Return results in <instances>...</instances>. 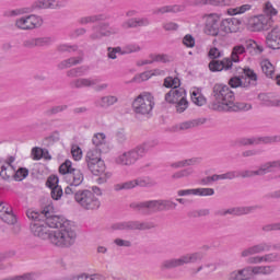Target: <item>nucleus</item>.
I'll return each mask as SVG.
<instances>
[{
    "label": "nucleus",
    "mask_w": 280,
    "mask_h": 280,
    "mask_svg": "<svg viewBox=\"0 0 280 280\" xmlns=\"http://www.w3.org/2000/svg\"><path fill=\"white\" fill-rule=\"evenodd\" d=\"M156 145H159V140H151L139 144L118 154L114 159V163H116V165H120V167H132V165H136L140 159H143V156H145L150 150L156 148Z\"/></svg>",
    "instance_id": "1"
},
{
    "label": "nucleus",
    "mask_w": 280,
    "mask_h": 280,
    "mask_svg": "<svg viewBox=\"0 0 280 280\" xmlns=\"http://www.w3.org/2000/svg\"><path fill=\"white\" fill-rule=\"evenodd\" d=\"M78 240L75 228L70 222H65L60 230L54 231L50 237V244L58 248H71Z\"/></svg>",
    "instance_id": "2"
},
{
    "label": "nucleus",
    "mask_w": 280,
    "mask_h": 280,
    "mask_svg": "<svg viewBox=\"0 0 280 280\" xmlns=\"http://www.w3.org/2000/svg\"><path fill=\"white\" fill-rule=\"evenodd\" d=\"M212 97L217 104L212 105L213 110H226L235 102V93L226 84L215 83L212 88Z\"/></svg>",
    "instance_id": "3"
},
{
    "label": "nucleus",
    "mask_w": 280,
    "mask_h": 280,
    "mask_svg": "<svg viewBox=\"0 0 280 280\" xmlns=\"http://www.w3.org/2000/svg\"><path fill=\"white\" fill-rule=\"evenodd\" d=\"M28 220L31 222V232L35 237L40 240H48L51 243V237H54V231H50V228L46 224L45 219L40 217V212L28 210L26 212Z\"/></svg>",
    "instance_id": "4"
},
{
    "label": "nucleus",
    "mask_w": 280,
    "mask_h": 280,
    "mask_svg": "<svg viewBox=\"0 0 280 280\" xmlns=\"http://www.w3.org/2000/svg\"><path fill=\"white\" fill-rule=\"evenodd\" d=\"M74 201L84 211H97V209L102 207V201L100 200V198L95 196V192L89 189L75 191Z\"/></svg>",
    "instance_id": "5"
},
{
    "label": "nucleus",
    "mask_w": 280,
    "mask_h": 280,
    "mask_svg": "<svg viewBox=\"0 0 280 280\" xmlns=\"http://www.w3.org/2000/svg\"><path fill=\"white\" fill-rule=\"evenodd\" d=\"M59 174L63 176V180L71 187H80L84 183V174L79 168H73V163L70 160H66L59 166Z\"/></svg>",
    "instance_id": "6"
},
{
    "label": "nucleus",
    "mask_w": 280,
    "mask_h": 280,
    "mask_svg": "<svg viewBox=\"0 0 280 280\" xmlns=\"http://www.w3.org/2000/svg\"><path fill=\"white\" fill-rule=\"evenodd\" d=\"M205 254L202 252L190 253L180 256L179 258H171L162 261L160 268L161 270H172L174 268H180V266H186L187 264H198L202 261Z\"/></svg>",
    "instance_id": "7"
},
{
    "label": "nucleus",
    "mask_w": 280,
    "mask_h": 280,
    "mask_svg": "<svg viewBox=\"0 0 280 280\" xmlns=\"http://www.w3.org/2000/svg\"><path fill=\"white\" fill-rule=\"evenodd\" d=\"M117 34H119V26L110 25V22H102L92 26L89 38L92 43H96V40H102Z\"/></svg>",
    "instance_id": "8"
},
{
    "label": "nucleus",
    "mask_w": 280,
    "mask_h": 280,
    "mask_svg": "<svg viewBox=\"0 0 280 280\" xmlns=\"http://www.w3.org/2000/svg\"><path fill=\"white\" fill-rule=\"evenodd\" d=\"M271 248H272V245L270 243L262 242L243 249L241 253V257L243 258L249 257L247 259V264H250V265L265 264L264 256H253V255H259L261 253H266Z\"/></svg>",
    "instance_id": "9"
},
{
    "label": "nucleus",
    "mask_w": 280,
    "mask_h": 280,
    "mask_svg": "<svg viewBox=\"0 0 280 280\" xmlns=\"http://www.w3.org/2000/svg\"><path fill=\"white\" fill-rule=\"evenodd\" d=\"M36 10H49V0H36L31 7L7 10L3 12L4 19H13L14 16H23V14H32Z\"/></svg>",
    "instance_id": "10"
},
{
    "label": "nucleus",
    "mask_w": 280,
    "mask_h": 280,
    "mask_svg": "<svg viewBox=\"0 0 280 280\" xmlns=\"http://www.w3.org/2000/svg\"><path fill=\"white\" fill-rule=\"evenodd\" d=\"M151 229H156L154 222L124 221L109 226V231H151Z\"/></svg>",
    "instance_id": "11"
},
{
    "label": "nucleus",
    "mask_w": 280,
    "mask_h": 280,
    "mask_svg": "<svg viewBox=\"0 0 280 280\" xmlns=\"http://www.w3.org/2000/svg\"><path fill=\"white\" fill-rule=\"evenodd\" d=\"M132 108L136 115H150L154 108V96L150 93L140 94L132 102Z\"/></svg>",
    "instance_id": "12"
},
{
    "label": "nucleus",
    "mask_w": 280,
    "mask_h": 280,
    "mask_svg": "<svg viewBox=\"0 0 280 280\" xmlns=\"http://www.w3.org/2000/svg\"><path fill=\"white\" fill-rule=\"evenodd\" d=\"M43 25V18L36 14L24 15L15 20L14 26L22 32H32Z\"/></svg>",
    "instance_id": "13"
},
{
    "label": "nucleus",
    "mask_w": 280,
    "mask_h": 280,
    "mask_svg": "<svg viewBox=\"0 0 280 280\" xmlns=\"http://www.w3.org/2000/svg\"><path fill=\"white\" fill-rule=\"evenodd\" d=\"M272 170H280V160H275L267 162L262 165L257 171H242L238 172V177L241 178H253V176H266V174H269V172H272Z\"/></svg>",
    "instance_id": "14"
},
{
    "label": "nucleus",
    "mask_w": 280,
    "mask_h": 280,
    "mask_svg": "<svg viewBox=\"0 0 280 280\" xmlns=\"http://www.w3.org/2000/svg\"><path fill=\"white\" fill-rule=\"evenodd\" d=\"M272 27V18L268 15H257L248 20L249 32H268Z\"/></svg>",
    "instance_id": "15"
},
{
    "label": "nucleus",
    "mask_w": 280,
    "mask_h": 280,
    "mask_svg": "<svg viewBox=\"0 0 280 280\" xmlns=\"http://www.w3.org/2000/svg\"><path fill=\"white\" fill-rule=\"evenodd\" d=\"M135 187H156V180L150 178H138L114 185V191L135 189Z\"/></svg>",
    "instance_id": "16"
},
{
    "label": "nucleus",
    "mask_w": 280,
    "mask_h": 280,
    "mask_svg": "<svg viewBox=\"0 0 280 280\" xmlns=\"http://www.w3.org/2000/svg\"><path fill=\"white\" fill-rule=\"evenodd\" d=\"M42 220H44L48 226V229H58L60 231L62 226H65V222H70L65 220V218L59 215L51 214V207L47 206L44 210L39 213Z\"/></svg>",
    "instance_id": "17"
},
{
    "label": "nucleus",
    "mask_w": 280,
    "mask_h": 280,
    "mask_svg": "<svg viewBox=\"0 0 280 280\" xmlns=\"http://www.w3.org/2000/svg\"><path fill=\"white\" fill-rule=\"evenodd\" d=\"M222 22L215 14H210L206 20V34L209 36H224L222 31Z\"/></svg>",
    "instance_id": "18"
},
{
    "label": "nucleus",
    "mask_w": 280,
    "mask_h": 280,
    "mask_svg": "<svg viewBox=\"0 0 280 280\" xmlns=\"http://www.w3.org/2000/svg\"><path fill=\"white\" fill-rule=\"evenodd\" d=\"M240 145H259L260 143H280V136H266L259 138H242L238 140Z\"/></svg>",
    "instance_id": "19"
},
{
    "label": "nucleus",
    "mask_w": 280,
    "mask_h": 280,
    "mask_svg": "<svg viewBox=\"0 0 280 280\" xmlns=\"http://www.w3.org/2000/svg\"><path fill=\"white\" fill-rule=\"evenodd\" d=\"M257 209H259V206L236 207L228 210H219L217 215H248V213H253V211H257Z\"/></svg>",
    "instance_id": "20"
},
{
    "label": "nucleus",
    "mask_w": 280,
    "mask_h": 280,
    "mask_svg": "<svg viewBox=\"0 0 280 280\" xmlns=\"http://www.w3.org/2000/svg\"><path fill=\"white\" fill-rule=\"evenodd\" d=\"M242 27V21L236 18L225 19L221 22V32H223V36L225 34H236L240 32Z\"/></svg>",
    "instance_id": "21"
},
{
    "label": "nucleus",
    "mask_w": 280,
    "mask_h": 280,
    "mask_svg": "<svg viewBox=\"0 0 280 280\" xmlns=\"http://www.w3.org/2000/svg\"><path fill=\"white\" fill-rule=\"evenodd\" d=\"M131 209H136L137 211H161V202L160 200H149L139 203H131Z\"/></svg>",
    "instance_id": "22"
},
{
    "label": "nucleus",
    "mask_w": 280,
    "mask_h": 280,
    "mask_svg": "<svg viewBox=\"0 0 280 280\" xmlns=\"http://www.w3.org/2000/svg\"><path fill=\"white\" fill-rule=\"evenodd\" d=\"M180 100H187V92L183 88L172 89L165 94V102L168 104H176Z\"/></svg>",
    "instance_id": "23"
},
{
    "label": "nucleus",
    "mask_w": 280,
    "mask_h": 280,
    "mask_svg": "<svg viewBox=\"0 0 280 280\" xmlns=\"http://www.w3.org/2000/svg\"><path fill=\"white\" fill-rule=\"evenodd\" d=\"M242 75V89H250V86H257V73L250 70V68H245Z\"/></svg>",
    "instance_id": "24"
},
{
    "label": "nucleus",
    "mask_w": 280,
    "mask_h": 280,
    "mask_svg": "<svg viewBox=\"0 0 280 280\" xmlns=\"http://www.w3.org/2000/svg\"><path fill=\"white\" fill-rule=\"evenodd\" d=\"M266 45L269 49H280V30L273 27L266 36Z\"/></svg>",
    "instance_id": "25"
},
{
    "label": "nucleus",
    "mask_w": 280,
    "mask_h": 280,
    "mask_svg": "<svg viewBox=\"0 0 280 280\" xmlns=\"http://www.w3.org/2000/svg\"><path fill=\"white\" fill-rule=\"evenodd\" d=\"M185 5L182 4H173V5H164L153 10V14L155 16H161L163 14H177V12H184Z\"/></svg>",
    "instance_id": "26"
},
{
    "label": "nucleus",
    "mask_w": 280,
    "mask_h": 280,
    "mask_svg": "<svg viewBox=\"0 0 280 280\" xmlns=\"http://www.w3.org/2000/svg\"><path fill=\"white\" fill-rule=\"evenodd\" d=\"M233 67V62L231 61V59L229 58H224L223 60H211L209 62V69L210 71H223V69H225V71H229V69H231Z\"/></svg>",
    "instance_id": "27"
},
{
    "label": "nucleus",
    "mask_w": 280,
    "mask_h": 280,
    "mask_svg": "<svg viewBox=\"0 0 280 280\" xmlns=\"http://www.w3.org/2000/svg\"><path fill=\"white\" fill-rule=\"evenodd\" d=\"M102 21H108V15L101 13V14H93L82 16L78 20L79 25H89L91 23H102Z\"/></svg>",
    "instance_id": "28"
},
{
    "label": "nucleus",
    "mask_w": 280,
    "mask_h": 280,
    "mask_svg": "<svg viewBox=\"0 0 280 280\" xmlns=\"http://www.w3.org/2000/svg\"><path fill=\"white\" fill-rule=\"evenodd\" d=\"M70 84L72 89H84V88L97 86V84H100V79L81 78L72 81Z\"/></svg>",
    "instance_id": "29"
},
{
    "label": "nucleus",
    "mask_w": 280,
    "mask_h": 280,
    "mask_svg": "<svg viewBox=\"0 0 280 280\" xmlns=\"http://www.w3.org/2000/svg\"><path fill=\"white\" fill-rule=\"evenodd\" d=\"M88 170L94 176H102V174L106 172V164L104 163V160H98V162H93L92 164H88Z\"/></svg>",
    "instance_id": "30"
},
{
    "label": "nucleus",
    "mask_w": 280,
    "mask_h": 280,
    "mask_svg": "<svg viewBox=\"0 0 280 280\" xmlns=\"http://www.w3.org/2000/svg\"><path fill=\"white\" fill-rule=\"evenodd\" d=\"M117 102H119V98L115 95L102 96L101 100L96 101V106H100V108H110Z\"/></svg>",
    "instance_id": "31"
},
{
    "label": "nucleus",
    "mask_w": 280,
    "mask_h": 280,
    "mask_svg": "<svg viewBox=\"0 0 280 280\" xmlns=\"http://www.w3.org/2000/svg\"><path fill=\"white\" fill-rule=\"evenodd\" d=\"M102 152L105 151H100L98 149H90L85 155L86 165H91L92 163H97L98 161H102Z\"/></svg>",
    "instance_id": "32"
},
{
    "label": "nucleus",
    "mask_w": 280,
    "mask_h": 280,
    "mask_svg": "<svg viewBox=\"0 0 280 280\" xmlns=\"http://www.w3.org/2000/svg\"><path fill=\"white\" fill-rule=\"evenodd\" d=\"M207 122V118H197L192 120H187L178 125L179 130H190V128H198L202 124Z\"/></svg>",
    "instance_id": "33"
},
{
    "label": "nucleus",
    "mask_w": 280,
    "mask_h": 280,
    "mask_svg": "<svg viewBox=\"0 0 280 280\" xmlns=\"http://www.w3.org/2000/svg\"><path fill=\"white\" fill-rule=\"evenodd\" d=\"M92 143L95 145L94 149L106 152V135L96 133L92 138Z\"/></svg>",
    "instance_id": "34"
},
{
    "label": "nucleus",
    "mask_w": 280,
    "mask_h": 280,
    "mask_svg": "<svg viewBox=\"0 0 280 280\" xmlns=\"http://www.w3.org/2000/svg\"><path fill=\"white\" fill-rule=\"evenodd\" d=\"M83 60L84 58L82 56L71 57L69 59L61 61L58 65V69H69L71 67H75V65H82Z\"/></svg>",
    "instance_id": "35"
},
{
    "label": "nucleus",
    "mask_w": 280,
    "mask_h": 280,
    "mask_svg": "<svg viewBox=\"0 0 280 280\" xmlns=\"http://www.w3.org/2000/svg\"><path fill=\"white\" fill-rule=\"evenodd\" d=\"M272 272H275V266H254L252 267V273L254 275H272Z\"/></svg>",
    "instance_id": "36"
},
{
    "label": "nucleus",
    "mask_w": 280,
    "mask_h": 280,
    "mask_svg": "<svg viewBox=\"0 0 280 280\" xmlns=\"http://www.w3.org/2000/svg\"><path fill=\"white\" fill-rule=\"evenodd\" d=\"M192 104H196V106H205L207 104V97L202 95V92L200 90H195L190 94Z\"/></svg>",
    "instance_id": "37"
},
{
    "label": "nucleus",
    "mask_w": 280,
    "mask_h": 280,
    "mask_svg": "<svg viewBox=\"0 0 280 280\" xmlns=\"http://www.w3.org/2000/svg\"><path fill=\"white\" fill-rule=\"evenodd\" d=\"M244 54H246L244 45L234 46L231 54V62H240V56H244Z\"/></svg>",
    "instance_id": "38"
},
{
    "label": "nucleus",
    "mask_w": 280,
    "mask_h": 280,
    "mask_svg": "<svg viewBox=\"0 0 280 280\" xmlns=\"http://www.w3.org/2000/svg\"><path fill=\"white\" fill-rule=\"evenodd\" d=\"M15 170L12 165H2L0 171V176L3 180H10V178H14Z\"/></svg>",
    "instance_id": "39"
},
{
    "label": "nucleus",
    "mask_w": 280,
    "mask_h": 280,
    "mask_svg": "<svg viewBox=\"0 0 280 280\" xmlns=\"http://www.w3.org/2000/svg\"><path fill=\"white\" fill-rule=\"evenodd\" d=\"M0 219L5 224H16V215L12 213V208H7L2 214H0Z\"/></svg>",
    "instance_id": "40"
},
{
    "label": "nucleus",
    "mask_w": 280,
    "mask_h": 280,
    "mask_svg": "<svg viewBox=\"0 0 280 280\" xmlns=\"http://www.w3.org/2000/svg\"><path fill=\"white\" fill-rule=\"evenodd\" d=\"M198 163H200V160L198 158H192V159L175 162L172 164V167H175L176 170H178L180 167H190L191 165H198Z\"/></svg>",
    "instance_id": "41"
},
{
    "label": "nucleus",
    "mask_w": 280,
    "mask_h": 280,
    "mask_svg": "<svg viewBox=\"0 0 280 280\" xmlns=\"http://www.w3.org/2000/svg\"><path fill=\"white\" fill-rule=\"evenodd\" d=\"M253 108V105L248 103H235V101L232 102L230 106L225 110H232L234 113H237V110H250Z\"/></svg>",
    "instance_id": "42"
},
{
    "label": "nucleus",
    "mask_w": 280,
    "mask_h": 280,
    "mask_svg": "<svg viewBox=\"0 0 280 280\" xmlns=\"http://www.w3.org/2000/svg\"><path fill=\"white\" fill-rule=\"evenodd\" d=\"M260 67L262 69V73H265L267 78H272V75H275V66H272L269 60L261 61Z\"/></svg>",
    "instance_id": "43"
},
{
    "label": "nucleus",
    "mask_w": 280,
    "mask_h": 280,
    "mask_svg": "<svg viewBox=\"0 0 280 280\" xmlns=\"http://www.w3.org/2000/svg\"><path fill=\"white\" fill-rule=\"evenodd\" d=\"M164 86L166 89H178L180 86V79L178 77H166L164 79Z\"/></svg>",
    "instance_id": "44"
},
{
    "label": "nucleus",
    "mask_w": 280,
    "mask_h": 280,
    "mask_svg": "<svg viewBox=\"0 0 280 280\" xmlns=\"http://www.w3.org/2000/svg\"><path fill=\"white\" fill-rule=\"evenodd\" d=\"M176 207H178V205L172 200L160 199V211H172L176 209Z\"/></svg>",
    "instance_id": "45"
},
{
    "label": "nucleus",
    "mask_w": 280,
    "mask_h": 280,
    "mask_svg": "<svg viewBox=\"0 0 280 280\" xmlns=\"http://www.w3.org/2000/svg\"><path fill=\"white\" fill-rule=\"evenodd\" d=\"M250 8H253L250 4H243L234 9H229L228 14H230V16H235L236 14H244L245 12H248Z\"/></svg>",
    "instance_id": "46"
},
{
    "label": "nucleus",
    "mask_w": 280,
    "mask_h": 280,
    "mask_svg": "<svg viewBox=\"0 0 280 280\" xmlns=\"http://www.w3.org/2000/svg\"><path fill=\"white\" fill-rule=\"evenodd\" d=\"M117 54H119V56H124L120 46L107 47V58H109V60H117Z\"/></svg>",
    "instance_id": "47"
},
{
    "label": "nucleus",
    "mask_w": 280,
    "mask_h": 280,
    "mask_svg": "<svg viewBox=\"0 0 280 280\" xmlns=\"http://www.w3.org/2000/svg\"><path fill=\"white\" fill-rule=\"evenodd\" d=\"M49 10H60L67 8V0H48Z\"/></svg>",
    "instance_id": "48"
},
{
    "label": "nucleus",
    "mask_w": 280,
    "mask_h": 280,
    "mask_svg": "<svg viewBox=\"0 0 280 280\" xmlns=\"http://www.w3.org/2000/svg\"><path fill=\"white\" fill-rule=\"evenodd\" d=\"M122 56L128 54H137V51H141V47L137 44H129L121 48Z\"/></svg>",
    "instance_id": "49"
},
{
    "label": "nucleus",
    "mask_w": 280,
    "mask_h": 280,
    "mask_svg": "<svg viewBox=\"0 0 280 280\" xmlns=\"http://www.w3.org/2000/svg\"><path fill=\"white\" fill-rule=\"evenodd\" d=\"M238 273L241 275V279L243 280L253 279V266H247L243 269H238Z\"/></svg>",
    "instance_id": "50"
},
{
    "label": "nucleus",
    "mask_w": 280,
    "mask_h": 280,
    "mask_svg": "<svg viewBox=\"0 0 280 280\" xmlns=\"http://www.w3.org/2000/svg\"><path fill=\"white\" fill-rule=\"evenodd\" d=\"M265 264H277L280 261V254L279 253H270L262 255Z\"/></svg>",
    "instance_id": "51"
},
{
    "label": "nucleus",
    "mask_w": 280,
    "mask_h": 280,
    "mask_svg": "<svg viewBox=\"0 0 280 280\" xmlns=\"http://www.w3.org/2000/svg\"><path fill=\"white\" fill-rule=\"evenodd\" d=\"M69 108L68 105H57L48 108L45 113L46 115H58V113H65Z\"/></svg>",
    "instance_id": "52"
},
{
    "label": "nucleus",
    "mask_w": 280,
    "mask_h": 280,
    "mask_svg": "<svg viewBox=\"0 0 280 280\" xmlns=\"http://www.w3.org/2000/svg\"><path fill=\"white\" fill-rule=\"evenodd\" d=\"M37 47H49L54 43V37L44 36V37H36Z\"/></svg>",
    "instance_id": "53"
},
{
    "label": "nucleus",
    "mask_w": 280,
    "mask_h": 280,
    "mask_svg": "<svg viewBox=\"0 0 280 280\" xmlns=\"http://www.w3.org/2000/svg\"><path fill=\"white\" fill-rule=\"evenodd\" d=\"M175 104H176L175 108L177 113H185V110H187V108L189 107V102L187 101V98H182Z\"/></svg>",
    "instance_id": "54"
},
{
    "label": "nucleus",
    "mask_w": 280,
    "mask_h": 280,
    "mask_svg": "<svg viewBox=\"0 0 280 280\" xmlns=\"http://www.w3.org/2000/svg\"><path fill=\"white\" fill-rule=\"evenodd\" d=\"M234 178H240V171H229L221 174V180H234Z\"/></svg>",
    "instance_id": "55"
},
{
    "label": "nucleus",
    "mask_w": 280,
    "mask_h": 280,
    "mask_svg": "<svg viewBox=\"0 0 280 280\" xmlns=\"http://www.w3.org/2000/svg\"><path fill=\"white\" fill-rule=\"evenodd\" d=\"M30 176V171L24 167H20L18 171H15L14 179L15 180H23V178H27Z\"/></svg>",
    "instance_id": "56"
},
{
    "label": "nucleus",
    "mask_w": 280,
    "mask_h": 280,
    "mask_svg": "<svg viewBox=\"0 0 280 280\" xmlns=\"http://www.w3.org/2000/svg\"><path fill=\"white\" fill-rule=\"evenodd\" d=\"M196 5H214L221 8V0H195Z\"/></svg>",
    "instance_id": "57"
},
{
    "label": "nucleus",
    "mask_w": 280,
    "mask_h": 280,
    "mask_svg": "<svg viewBox=\"0 0 280 280\" xmlns=\"http://www.w3.org/2000/svg\"><path fill=\"white\" fill-rule=\"evenodd\" d=\"M229 86L231 89H242V75L241 77H232L229 82Z\"/></svg>",
    "instance_id": "58"
},
{
    "label": "nucleus",
    "mask_w": 280,
    "mask_h": 280,
    "mask_svg": "<svg viewBox=\"0 0 280 280\" xmlns=\"http://www.w3.org/2000/svg\"><path fill=\"white\" fill-rule=\"evenodd\" d=\"M59 178L57 175H50L46 180V187H49V189H54V187H60L58 185Z\"/></svg>",
    "instance_id": "59"
},
{
    "label": "nucleus",
    "mask_w": 280,
    "mask_h": 280,
    "mask_svg": "<svg viewBox=\"0 0 280 280\" xmlns=\"http://www.w3.org/2000/svg\"><path fill=\"white\" fill-rule=\"evenodd\" d=\"M224 56V52L220 51L217 47H213L209 50L208 57L211 60H218V58H222Z\"/></svg>",
    "instance_id": "60"
},
{
    "label": "nucleus",
    "mask_w": 280,
    "mask_h": 280,
    "mask_svg": "<svg viewBox=\"0 0 280 280\" xmlns=\"http://www.w3.org/2000/svg\"><path fill=\"white\" fill-rule=\"evenodd\" d=\"M22 47H24V49H34V47H38L36 37L25 39L22 43Z\"/></svg>",
    "instance_id": "61"
},
{
    "label": "nucleus",
    "mask_w": 280,
    "mask_h": 280,
    "mask_svg": "<svg viewBox=\"0 0 280 280\" xmlns=\"http://www.w3.org/2000/svg\"><path fill=\"white\" fill-rule=\"evenodd\" d=\"M215 190L213 188H196V196H213Z\"/></svg>",
    "instance_id": "62"
},
{
    "label": "nucleus",
    "mask_w": 280,
    "mask_h": 280,
    "mask_svg": "<svg viewBox=\"0 0 280 280\" xmlns=\"http://www.w3.org/2000/svg\"><path fill=\"white\" fill-rule=\"evenodd\" d=\"M50 189H51L50 195H51L52 200H60V198H62V187L56 186Z\"/></svg>",
    "instance_id": "63"
},
{
    "label": "nucleus",
    "mask_w": 280,
    "mask_h": 280,
    "mask_svg": "<svg viewBox=\"0 0 280 280\" xmlns=\"http://www.w3.org/2000/svg\"><path fill=\"white\" fill-rule=\"evenodd\" d=\"M183 45H185V47H195L196 46V38H194V36L187 34L186 36H184L183 38Z\"/></svg>",
    "instance_id": "64"
}]
</instances>
